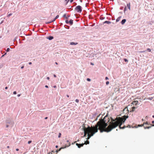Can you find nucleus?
I'll return each mask as SVG.
<instances>
[{
  "instance_id": "1",
  "label": "nucleus",
  "mask_w": 154,
  "mask_h": 154,
  "mask_svg": "<svg viewBox=\"0 0 154 154\" xmlns=\"http://www.w3.org/2000/svg\"><path fill=\"white\" fill-rule=\"evenodd\" d=\"M106 116H105L103 119H100V120L101 122L98 121L95 125H98V130H99L100 131L101 133L104 132H109L111 131L113 129L116 128L117 127V125L116 124L115 122H110V119H108V122H109V125L108 126L107 122H106V120H105Z\"/></svg>"
},
{
  "instance_id": "2",
  "label": "nucleus",
  "mask_w": 154,
  "mask_h": 154,
  "mask_svg": "<svg viewBox=\"0 0 154 154\" xmlns=\"http://www.w3.org/2000/svg\"><path fill=\"white\" fill-rule=\"evenodd\" d=\"M85 125L83 124L82 126L84 132V137H86L87 134L88 135V139L90 138L96 132H98V125H96L95 127H92L91 128L89 126L88 128H86Z\"/></svg>"
},
{
  "instance_id": "3",
  "label": "nucleus",
  "mask_w": 154,
  "mask_h": 154,
  "mask_svg": "<svg viewBox=\"0 0 154 154\" xmlns=\"http://www.w3.org/2000/svg\"><path fill=\"white\" fill-rule=\"evenodd\" d=\"M128 116H125L122 117H117L115 119H113L112 118L111 119V122H114L117 125V126H119L120 129H124L126 127L131 128L130 125H128L126 127L125 125L122 127H121L122 125L125 122L127 118H128Z\"/></svg>"
},
{
  "instance_id": "4",
  "label": "nucleus",
  "mask_w": 154,
  "mask_h": 154,
  "mask_svg": "<svg viewBox=\"0 0 154 154\" xmlns=\"http://www.w3.org/2000/svg\"><path fill=\"white\" fill-rule=\"evenodd\" d=\"M6 124H8L10 125V127L11 128L13 126L14 124V122L12 120H7L6 121Z\"/></svg>"
},
{
  "instance_id": "5",
  "label": "nucleus",
  "mask_w": 154,
  "mask_h": 154,
  "mask_svg": "<svg viewBox=\"0 0 154 154\" xmlns=\"http://www.w3.org/2000/svg\"><path fill=\"white\" fill-rule=\"evenodd\" d=\"M75 10L77 12L81 13L82 10V8L80 5H78L75 8Z\"/></svg>"
},
{
  "instance_id": "6",
  "label": "nucleus",
  "mask_w": 154,
  "mask_h": 154,
  "mask_svg": "<svg viewBox=\"0 0 154 154\" xmlns=\"http://www.w3.org/2000/svg\"><path fill=\"white\" fill-rule=\"evenodd\" d=\"M152 124H153V125H151V126H146H146H144V129H149V128H151V127L152 126H154V120L152 121Z\"/></svg>"
},
{
  "instance_id": "7",
  "label": "nucleus",
  "mask_w": 154,
  "mask_h": 154,
  "mask_svg": "<svg viewBox=\"0 0 154 154\" xmlns=\"http://www.w3.org/2000/svg\"><path fill=\"white\" fill-rule=\"evenodd\" d=\"M76 145L79 148H80L81 147H82L83 146L84 144V143H76Z\"/></svg>"
},
{
  "instance_id": "8",
  "label": "nucleus",
  "mask_w": 154,
  "mask_h": 154,
  "mask_svg": "<svg viewBox=\"0 0 154 154\" xmlns=\"http://www.w3.org/2000/svg\"><path fill=\"white\" fill-rule=\"evenodd\" d=\"M66 146H65V147H61V148H59V149H58V150H57L55 152H56L57 153L58 152H59V151H60L61 150V149H64V148H66Z\"/></svg>"
},
{
  "instance_id": "9",
  "label": "nucleus",
  "mask_w": 154,
  "mask_h": 154,
  "mask_svg": "<svg viewBox=\"0 0 154 154\" xmlns=\"http://www.w3.org/2000/svg\"><path fill=\"white\" fill-rule=\"evenodd\" d=\"M138 101L137 100H135L133 101L132 102V104L134 105H138Z\"/></svg>"
},
{
  "instance_id": "10",
  "label": "nucleus",
  "mask_w": 154,
  "mask_h": 154,
  "mask_svg": "<svg viewBox=\"0 0 154 154\" xmlns=\"http://www.w3.org/2000/svg\"><path fill=\"white\" fill-rule=\"evenodd\" d=\"M47 38L49 40H51L54 38V37L52 36H49L47 37Z\"/></svg>"
},
{
  "instance_id": "11",
  "label": "nucleus",
  "mask_w": 154,
  "mask_h": 154,
  "mask_svg": "<svg viewBox=\"0 0 154 154\" xmlns=\"http://www.w3.org/2000/svg\"><path fill=\"white\" fill-rule=\"evenodd\" d=\"M111 23V22L110 21H106L103 23V25L105 23H106L107 24H110Z\"/></svg>"
},
{
  "instance_id": "12",
  "label": "nucleus",
  "mask_w": 154,
  "mask_h": 154,
  "mask_svg": "<svg viewBox=\"0 0 154 154\" xmlns=\"http://www.w3.org/2000/svg\"><path fill=\"white\" fill-rule=\"evenodd\" d=\"M126 19H123L122 21L121 22V23L122 24V25H123L124 24L125 22H126Z\"/></svg>"
},
{
  "instance_id": "13",
  "label": "nucleus",
  "mask_w": 154,
  "mask_h": 154,
  "mask_svg": "<svg viewBox=\"0 0 154 154\" xmlns=\"http://www.w3.org/2000/svg\"><path fill=\"white\" fill-rule=\"evenodd\" d=\"M69 23L71 25H72L73 24V20L72 19H70L69 21Z\"/></svg>"
},
{
  "instance_id": "14",
  "label": "nucleus",
  "mask_w": 154,
  "mask_h": 154,
  "mask_svg": "<svg viewBox=\"0 0 154 154\" xmlns=\"http://www.w3.org/2000/svg\"><path fill=\"white\" fill-rule=\"evenodd\" d=\"M70 16L69 15H68L67 17H66V14H64L63 16V17L64 18H66V19H68V17H69Z\"/></svg>"
},
{
  "instance_id": "15",
  "label": "nucleus",
  "mask_w": 154,
  "mask_h": 154,
  "mask_svg": "<svg viewBox=\"0 0 154 154\" xmlns=\"http://www.w3.org/2000/svg\"><path fill=\"white\" fill-rule=\"evenodd\" d=\"M127 6L128 8V9L129 10H131V8H130V2H129L127 4Z\"/></svg>"
},
{
  "instance_id": "16",
  "label": "nucleus",
  "mask_w": 154,
  "mask_h": 154,
  "mask_svg": "<svg viewBox=\"0 0 154 154\" xmlns=\"http://www.w3.org/2000/svg\"><path fill=\"white\" fill-rule=\"evenodd\" d=\"M137 108V107H135V106H133L132 108V110L131 111V112H133L134 110Z\"/></svg>"
},
{
  "instance_id": "17",
  "label": "nucleus",
  "mask_w": 154,
  "mask_h": 154,
  "mask_svg": "<svg viewBox=\"0 0 154 154\" xmlns=\"http://www.w3.org/2000/svg\"><path fill=\"white\" fill-rule=\"evenodd\" d=\"M151 125V124L149 123L148 122H144L143 123V125Z\"/></svg>"
},
{
  "instance_id": "18",
  "label": "nucleus",
  "mask_w": 154,
  "mask_h": 154,
  "mask_svg": "<svg viewBox=\"0 0 154 154\" xmlns=\"http://www.w3.org/2000/svg\"><path fill=\"white\" fill-rule=\"evenodd\" d=\"M78 44L77 43H75L74 42H71L70 43V45H77Z\"/></svg>"
},
{
  "instance_id": "19",
  "label": "nucleus",
  "mask_w": 154,
  "mask_h": 154,
  "mask_svg": "<svg viewBox=\"0 0 154 154\" xmlns=\"http://www.w3.org/2000/svg\"><path fill=\"white\" fill-rule=\"evenodd\" d=\"M122 17L121 16H119V17L116 19V22H118V21H119L120 19V18H121Z\"/></svg>"
},
{
  "instance_id": "20",
  "label": "nucleus",
  "mask_w": 154,
  "mask_h": 154,
  "mask_svg": "<svg viewBox=\"0 0 154 154\" xmlns=\"http://www.w3.org/2000/svg\"><path fill=\"white\" fill-rule=\"evenodd\" d=\"M143 124H141V125H138V126L137 127V126H135V127H133V126H132V128H134V127H135V128H137V127H142L143 126Z\"/></svg>"
},
{
  "instance_id": "21",
  "label": "nucleus",
  "mask_w": 154,
  "mask_h": 154,
  "mask_svg": "<svg viewBox=\"0 0 154 154\" xmlns=\"http://www.w3.org/2000/svg\"><path fill=\"white\" fill-rule=\"evenodd\" d=\"M153 97H148L147 99L150 100H152L153 99Z\"/></svg>"
},
{
  "instance_id": "22",
  "label": "nucleus",
  "mask_w": 154,
  "mask_h": 154,
  "mask_svg": "<svg viewBox=\"0 0 154 154\" xmlns=\"http://www.w3.org/2000/svg\"><path fill=\"white\" fill-rule=\"evenodd\" d=\"M64 27L67 29H69V26L67 25H65L64 26Z\"/></svg>"
},
{
  "instance_id": "23",
  "label": "nucleus",
  "mask_w": 154,
  "mask_h": 154,
  "mask_svg": "<svg viewBox=\"0 0 154 154\" xmlns=\"http://www.w3.org/2000/svg\"><path fill=\"white\" fill-rule=\"evenodd\" d=\"M105 18L104 17H100V20H103Z\"/></svg>"
},
{
  "instance_id": "24",
  "label": "nucleus",
  "mask_w": 154,
  "mask_h": 154,
  "mask_svg": "<svg viewBox=\"0 0 154 154\" xmlns=\"http://www.w3.org/2000/svg\"><path fill=\"white\" fill-rule=\"evenodd\" d=\"M101 116V117H102V116H101V114H100V115H99L98 116H97V118H96V119L95 120V121L97 120V119L98 118V117H100V116Z\"/></svg>"
},
{
  "instance_id": "25",
  "label": "nucleus",
  "mask_w": 154,
  "mask_h": 154,
  "mask_svg": "<svg viewBox=\"0 0 154 154\" xmlns=\"http://www.w3.org/2000/svg\"><path fill=\"white\" fill-rule=\"evenodd\" d=\"M70 143L69 142V144H68V145H67V144H66L65 146H66V147H68L70 146Z\"/></svg>"
},
{
  "instance_id": "26",
  "label": "nucleus",
  "mask_w": 154,
  "mask_h": 154,
  "mask_svg": "<svg viewBox=\"0 0 154 154\" xmlns=\"http://www.w3.org/2000/svg\"><path fill=\"white\" fill-rule=\"evenodd\" d=\"M127 7L126 6H125V8H124V13L125 14V12L127 10Z\"/></svg>"
},
{
  "instance_id": "27",
  "label": "nucleus",
  "mask_w": 154,
  "mask_h": 154,
  "mask_svg": "<svg viewBox=\"0 0 154 154\" xmlns=\"http://www.w3.org/2000/svg\"><path fill=\"white\" fill-rule=\"evenodd\" d=\"M7 54V53L6 52L4 54H3L2 56V57H1L0 58L1 59L2 57H4L5 55H6Z\"/></svg>"
},
{
  "instance_id": "28",
  "label": "nucleus",
  "mask_w": 154,
  "mask_h": 154,
  "mask_svg": "<svg viewBox=\"0 0 154 154\" xmlns=\"http://www.w3.org/2000/svg\"><path fill=\"white\" fill-rule=\"evenodd\" d=\"M124 60L125 62H128V60L127 59L124 58Z\"/></svg>"
},
{
  "instance_id": "29",
  "label": "nucleus",
  "mask_w": 154,
  "mask_h": 154,
  "mask_svg": "<svg viewBox=\"0 0 154 154\" xmlns=\"http://www.w3.org/2000/svg\"><path fill=\"white\" fill-rule=\"evenodd\" d=\"M10 50V49L9 48H8L6 51L7 52H8Z\"/></svg>"
},
{
  "instance_id": "30",
  "label": "nucleus",
  "mask_w": 154,
  "mask_h": 154,
  "mask_svg": "<svg viewBox=\"0 0 154 154\" xmlns=\"http://www.w3.org/2000/svg\"><path fill=\"white\" fill-rule=\"evenodd\" d=\"M51 23H52L51 21H50L46 22L45 23L46 24H49Z\"/></svg>"
},
{
  "instance_id": "31",
  "label": "nucleus",
  "mask_w": 154,
  "mask_h": 154,
  "mask_svg": "<svg viewBox=\"0 0 154 154\" xmlns=\"http://www.w3.org/2000/svg\"><path fill=\"white\" fill-rule=\"evenodd\" d=\"M61 133H59V134H58V137L59 138L60 137H61Z\"/></svg>"
},
{
  "instance_id": "32",
  "label": "nucleus",
  "mask_w": 154,
  "mask_h": 154,
  "mask_svg": "<svg viewBox=\"0 0 154 154\" xmlns=\"http://www.w3.org/2000/svg\"><path fill=\"white\" fill-rule=\"evenodd\" d=\"M89 141L88 140H87V141H86V143H85V144H89Z\"/></svg>"
},
{
  "instance_id": "33",
  "label": "nucleus",
  "mask_w": 154,
  "mask_h": 154,
  "mask_svg": "<svg viewBox=\"0 0 154 154\" xmlns=\"http://www.w3.org/2000/svg\"><path fill=\"white\" fill-rule=\"evenodd\" d=\"M12 13H10L9 14H8V16H7V17H10V16H11L12 15Z\"/></svg>"
},
{
  "instance_id": "34",
  "label": "nucleus",
  "mask_w": 154,
  "mask_h": 154,
  "mask_svg": "<svg viewBox=\"0 0 154 154\" xmlns=\"http://www.w3.org/2000/svg\"><path fill=\"white\" fill-rule=\"evenodd\" d=\"M59 17V16L58 15H57L56 17L54 18L56 20Z\"/></svg>"
},
{
  "instance_id": "35",
  "label": "nucleus",
  "mask_w": 154,
  "mask_h": 154,
  "mask_svg": "<svg viewBox=\"0 0 154 154\" xmlns=\"http://www.w3.org/2000/svg\"><path fill=\"white\" fill-rule=\"evenodd\" d=\"M65 22L66 24L69 23V21L68 20H66Z\"/></svg>"
},
{
  "instance_id": "36",
  "label": "nucleus",
  "mask_w": 154,
  "mask_h": 154,
  "mask_svg": "<svg viewBox=\"0 0 154 154\" xmlns=\"http://www.w3.org/2000/svg\"><path fill=\"white\" fill-rule=\"evenodd\" d=\"M87 80L89 82L91 80V79L89 78H87Z\"/></svg>"
},
{
  "instance_id": "37",
  "label": "nucleus",
  "mask_w": 154,
  "mask_h": 154,
  "mask_svg": "<svg viewBox=\"0 0 154 154\" xmlns=\"http://www.w3.org/2000/svg\"><path fill=\"white\" fill-rule=\"evenodd\" d=\"M109 84V81H106V85H107Z\"/></svg>"
},
{
  "instance_id": "38",
  "label": "nucleus",
  "mask_w": 154,
  "mask_h": 154,
  "mask_svg": "<svg viewBox=\"0 0 154 154\" xmlns=\"http://www.w3.org/2000/svg\"><path fill=\"white\" fill-rule=\"evenodd\" d=\"M8 127H10V125H8V124H7L6 125V127L8 128Z\"/></svg>"
},
{
  "instance_id": "39",
  "label": "nucleus",
  "mask_w": 154,
  "mask_h": 154,
  "mask_svg": "<svg viewBox=\"0 0 154 154\" xmlns=\"http://www.w3.org/2000/svg\"><path fill=\"white\" fill-rule=\"evenodd\" d=\"M147 50L149 52H150L151 51V49L149 48H147Z\"/></svg>"
},
{
  "instance_id": "40",
  "label": "nucleus",
  "mask_w": 154,
  "mask_h": 154,
  "mask_svg": "<svg viewBox=\"0 0 154 154\" xmlns=\"http://www.w3.org/2000/svg\"><path fill=\"white\" fill-rule=\"evenodd\" d=\"M32 142V141L31 140H29V141H28V144H30V143H31Z\"/></svg>"
},
{
  "instance_id": "41",
  "label": "nucleus",
  "mask_w": 154,
  "mask_h": 154,
  "mask_svg": "<svg viewBox=\"0 0 154 154\" xmlns=\"http://www.w3.org/2000/svg\"><path fill=\"white\" fill-rule=\"evenodd\" d=\"M75 102H76V103H79V100H78V99H76L75 100Z\"/></svg>"
},
{
  "instance_id": "42",
  "label": "nucleus",
  "mask_w": 154,
  "mask_h": 154,
  "mask_svg": "<svg viewBox=\"0 0 154 154\" xmlns=\"http://www.w3.org/2000/svg\"><path fill=\"white\" fill-rule=\"evenodd\" d=\"M95 25V23H94L93 24H92L91 25H90L91 26H94Z\"/></svg>"
},
{
  "instance_id": "43",
  "label": "nucleus",
  "mask_w": 154,
  "mask_h": 154,
  "mask_svg": "<svg viewBox=\"0 0 154 154\" xmlns=\"http://www.w3.org/2000/svg\"><path fill=\"white\" fill-rule=\"evenodd\" d=\"M13 94H17V92L16 91H14V92H13Z\"/></svg>"
},
{
  "instance_id": "44",
  "label": "nucleus",
  "mask_w": 154,
  "mask_h": 154,
  "mask_svg": "<svg viewBox=\"0 0 154 154\" xmlns=\"http://www.w3.org/2000/svg\"><path fill=\"white\" fill-rule=\"evenodd\" d=\"M105 79L106 80H108L109 79V78L107 77H105Z\"/></svg>"
},
{
  "instance_id": "45",
  "label": "nucleus",
  "mask_w": 154,
  "mask_h": 154,
  "mask_svg": "<svg viewBox=\"0 0 154 154\" xmlns=\"http://www.w3.org/2000/svg\"><path fill=\"white\" fill-rule=\"evenodd\" d=\"M4 20H2L1 21V22H0V24H2V23H3V22H4Z\"/></svg>"
},
{
  "instance_id": "46",
  "label": "nucleus",
  "mask_w": 154,
  "mask_h": 154,
  "mask_svg": "<svg viewBox=\"0 0 154 154\" xmlns=\"http://www.w3.org/2000/svg\"><path fill=\"white\" fill-rule=\"evenodd\" d=\"M55 20H56V19L55 18H54L53 20L51 21V22H53L55 21Z\"/></svg>"
},
{
  "instance_id": "47",
  "label": "nucleus",
  "mask_w": 154,
  "mask_h": 154,
  "mask_svg": "<svg viewBox=\"0 0 154 154\" xmlns=\"http://www.w3.org/2000/svg\"><path fill=\"white\" fill-rule=\"evenodd\" d=\"M45 87L47 88H48V86L47 85H45Z\"/></svg>"
},
{
  "instance_id": "48",
  "label": "nucleus",
  "mask_w": 154,
  "mask_h": 154,
  "mask_svg": "<svg viewBox=\"0 0 154 154\" xmlns=\"http://www.w3.org/2000/svg\"><path fill=\"white\" fill-rule=\"evenodd\" d=\"M123 8V7H121L120 8V9L121 10H122Z\"/></svg>"
},
{
  "instance_id": "49",
  "label": "nucleus",
  "mask_w": 154,
  "mask_h": 154,
  "mask_svg": "<svg viewBox=\"0 0 154 154\" xmlns=\"http://www.w3.org/2000/svg\"><path fill=\"white\" fill-rule=\"evenodd\" d=\"M24 66H22L21 67V69H23L24 68Z\"/></svg>"
},
{
  "instance_id": "50",
  "label": "nucleus",
  "mask_w": 154,
  "mask_h": 154,
  "mask_svg": "<svg viewBox=\"0 0 154 154\" xmlns=\"http://www.w3.org/2000/svg\"><path fill=\"white\" fill-rule=\"evenodd\" d=\"M90 64H91V65H94V63H92V62H91V63H90Z\"/></svg>"
},
{
  "instance_id": "51",
  "label": "nucleus",
  "mask_w": 154,
  "mask_h": 154,
  "mask_svg": "<svg viewBox=\"0 0 154 154\" xmlns=\"http://www.w3.org/2000/svg\"><path fill=\"white\" fill-rule=\"evenodd\" d=\"M47 79L48 80H49L50 79V78L48 77H47Z\"/></svg>"
},
{
  "instance_id": "52",
  "label": "nucleus",
  "mask_w": 154,
  "mask_h": 154,
  "mask_svg": "<svg viewBox=\"0 0 154 154\" xmlns=\"http://www.w3.org/2000/svg\"><path fill=\"white\" fill-rule=\"evenodd\" d=\"M32 64V62H29V65H31V64Z\"/></svg>"
},
{
  "instance_id": "53",
  "label": "nucleus",
  "mask_w": 154,
  "mask_h": 154,
  "mask_svg": "<svg viewBox=\"0 0 154 154\" xmlns=\"http://www.w3.org/2000/svg\"><path fill=\"white\" fill-rule=\"evenodd\" d=\"M20 94H18L17 95V96L18 97H20Z\"/></svg>"
},
{
  "instance_id": "54",
  "label": "nucleus",
  "mask_w": 154,
  "mask_h": 154,
  "mask_svg": "<svg viewBox=\"0 0 154 154\" xmlns=\"http://www.w3.org/2000/svg\"><path fill=\"white\" fill-rule=\"evenodd\" d=\"M73 0H70V2L72 3L73 2Z\"/></svg>"
},
{
  "instance_id": "55",
  "label": "nucleus",
  "mask_w": 154,
  "mask_h": 154,
  "mask_svg": "<svg viewBox=\"0 0 154 154\" xmlns=\"http://www.w3.org/2000/svg\"><path fill=\"white\" fill-rule=\"evenodd\" d=\"M53 87L54 88H57V86L56 85H54L53 86Z\"/></svg>"
},
{
  "instance_id": "56",
  "label": "nucleus",
  "mask_w": 154,
  "mask_h": 154,
  "mask_svg": "<svg viewBox=\"0 0 154 154\" xmlns=\"http://www.w3.org/2000/svg\"><path fill=\"white\" fill-rule=\"evenodd\" d=\"M63 24L62 23H60V26H61L62 25H63Z\"/></svg>"
},
{
  "instance_id": "57",
  "label": "nucleus",
  "mask_w": 154,
  "mask_h": 154,
  "mask_svg": "<svg viewBox=\"0 0 154 154\" xmlns=\"http://www.w3.org/2000/svg\"><path fill=\"white\" fill-rule=\"evenodd\" d=\"M88 3H86V5H85V7H86L87 6V5H88Z\"/></svg>"
},
{
  "instance_id": "58",
  "label": "nucleus",
  "mask_w": 154,
  "mask_h": 154,
  "mask_svg": "<svg viewBox=\"0 0 154 154\" xmlns=\"http://www.w3.org/2000/svg\"><path fill=\"white\" fill-rule=\"evenodd\" d=\"M48 117H45V119H48Z\"/></svg>"
},
{
  "instance_id": "59",
  "label": "nucleus",
  "mask_w": 154,
  "mask_h": 154,
  "mask_svg": "<svg viewBox=\"0 0 154 154\" xmlns=\"http://www.w3.org/2000/svg\"><path fill=\"white\" fill-rule=\"evenodd\" d=\"M8 88V87H6L5 88V89H7Z\"/></svg>"
},
{
  "instance_id": "60",
  "label": "nucleus",
  "mask_w": 154,
  "mask_h": 154,
  "mask_svg": "<svg viewBox=\"0 0 154 154\" xmlns=\"http://www.w3.org/2000/svg\"><path fill=\"white\" fill-rule=\"evenodd\" d=\"M54 77H56V75L55 74H54Z\"/></svg>"
},
{
  "instance_id": "61",
  "label": "nucleus",
  "mask_w": 154,
  "mask_h": 154,
  "mask_svg": "<svg viewBox=\"0 0 154 154\" xmlns=\"http://www.w3.org/2000/svg\"><path fill=\"white\" fill-rule=\"evenodd\" d=\"M16 151H19V149H16Z\"/></svg>"
},
{
  "instance_id": "62",
  "label": "nucleus",
  "mask_w": 154,
  "mask_h": 154,
  "mask_svg": "<svg viewBox=\"0 0 154 154\" xmlns=\"http://www.w3.org/2000/svg\"><path fill=\"white\" fill-rule=\"evenodd\" d=\"M145 51H141L140 52H141V53H143V52H145Z\"/></svg>"
},
{
  "instance_id": "63",
  "label": "nucleus",
  "mask_w": 154,
  "mask_h": 154,
  "mask_svg": "<svg viewBox=\"0 0 154 154\" xmlns=\"http://www.w3.org/2000/svg\"><path fill=\"white\" fill-rule=\"evenodd\" d=\"M55 147H56V148H57L58 147V146L57 145H56V146H55Z\"/></svg>"
},
{
  "instance_id": "64",
  "label": "nucleus",
  "mask_w": 154,
  "mask_h": 154,
  "mask_svg": "<svg viewBox=\"0 0 154 154\" xmlns=\"http://www.w3.org/2000/svg\"><path fill=\"white\" fill-rule=\"evenodd\" d=\"M73 3L75 4V5H76L77 4L76 2H74Z\"/></svg>"
}]
</instances>
